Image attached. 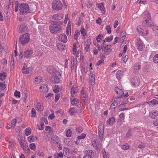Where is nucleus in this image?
I'll use <instances>...</instances> for the list:
<instances>
[{"mask_svg":"<svg viewBox=\"0 0 158 158\" xmlns=\"http://www.w3.org/2000/svg\"><path fill=\"white\" fill-rule=\"evenodd\" d=\"M143 15H144L145 18H146V19L143 21V25H147L150 27L153 26V30L154 32L156 34H158V26L156 25H153V23L152 22H149L151 19V14L148 11L146 10L143 12Z\"/></svg>","mask_w":158,"mask_h":158,"instance_id":"obj_1","label":"nucleus"},{"mask_svg":"<svg viewBox=\"0 0 158 158\" xmlns=\"http://www.w3.org/2000/svg\"><path fill=\"white\" fill-rule=\"evenodd\" d=\"M63 22L61 21L58 22L56 23L52 24L49 27L51 33L57 34L62 31V27L60 25L62 24Z\"/></svg>","mask_w":158,"mask_h":158,"instance_id":"obj_2","label":"nucleus"},{"mask_svg":"<svg viewBox=\"0 0 158 158\" xmlns=\"http://www.w3.org/2000/svg\"><path fill=\"white\" fill-rule=\"evenodd\" d=\"M19 10L20 11V14L22 15L31 12L28 5L24 3L19 4Z\"/></svg>","mask_w":158,"mask_h":158,"instance_id":"obj_3","label":"nucleus"},{"mask_svg":"<svg viewBox=\"0 0 158 158\" xmlns=\"http://www.w3.org/2000/svg\"><path fill=\"white\" fill-rule=\"evenodd\" d=\"M29 34L28 33H25L20 36L19 41L23 46L28 43L29 41Z\"/></svg>","mask_w":158,"mask_h":158,"instance_id":"obj_4","label":"nucleus"},{"mask_svg":"<svg viewBox=\"0 0 158 158\" xmlns=\"http://www.w3.org/2000/svg\"><path fill=\"white\" fill-rule=\"evenodd\" d=\"M63 7L62 3L59 0L53 1L52 3V8L56 10H62Z\"/></svg>","mask_w":158,"mask_h":158,"instance_id":"obj_5","label":"nucleus"},{"mask_svg":"<svg viewBox=\"0 0 158 158\" xmlns=\"http://www.w3.org/2000/svg\"><path fill=\"white\" fill-rule=\"evenodd\" d=\"M103 45L102 48V51L109 54L112 51L111 45H106L104 42H103Z\"/></svg>","mask_w":158,"mask_h":158,"instance_id":"obj_6","label":"nucleus"},{"mask_svg":"<svg viewBox=\"0 0 158 158\" xmlns=\"http://www.w3.org/2000/svg\"><path fill=\"white\" fill-rule=\"evenodd\" d=\"M93 146L98 148L99 146V141L97 138V135H94L92 141Z\"/></svg>","mask_w":158,"mask_h":158,"instance_id":"obj_7","label":"nucleus"},{"mask_svg":"<svg viewBox=\"0 0 158 158\" xmlns=\"http://www.w3.org/2000/svg\"><path fill=\"white\" fill-rule=\"evenodd\" d=\"M131 85L133 87L138 86L140 83V81L139 77H135L131 80Z\"/></svg>","mask_w":158,"mask_h":158,"instance_id":"obj_8","label":"nucleus"},{"mask_svg":"<svg viewBox=\"0 0 158 158\" xmlns=\"http://www.w3.org/2000/svg\"><path fill=\"white\" fill-rule=\"evenodd\" d=\"M57 38L60 41L65 43H66L68 40L67 37L65 34L60 35Z\"/></svg>","mask_w":158,"mask_h":158,"instance_id":"obj_9","label":"nucleus"},{"mask_svg":"<svg viewBox=\"0 0 158 158\" xmlns=\"http://www.w3.org/2000/svg\"><path fill=\"white\" fill-rule=\"evenodd\" d=\"M61 75L60 73H58L57 74L53 75L52 78L54 79V82L55 83H59L60 80Z\"/></svg>","mask_w":158,"mask_h":158,"instance_id":"obj_10","label":"nucleus"},{"mask_svg":"<svg viewBox=\"0 0 158 158\" xmlns=\"http://www.w3.org/2000/svg\"><path fill=\"white\" fill-rule=\"evenodd\" d=\"M136 44L137 49L139 51H142L143 48V44L140 39H137Z\"/></svg>","mask_w":158,"mask_h":158,"instance_id":"obj_11","label":"nucleus"},{"mask_svg":"<svg viewBox=\"0 0 158 158\" xmlns=\"http://www.w3.org/2000/svg\"><path fill=\"white\" fill-rule=\"evenodd\" d=\"M141 65L139 63L135 64L133 67V71L135 73H137L139 72L140 68Z\"/></svg>","mask_w":158,"mask_h":158,"instance_id":"obj_12","label":"nucleus"},{"mask_svg":"<svg viewBox=\"0 0 158 158\" xmlns=\"http://www.w3.org/2000/svg\"><path fill=\"white\" fill-rule=\"evenodd\" d=\"M63 18V15L60 13L54 14L52 16V18L56 20H60Z\"/></svg>","mask_w":158,"mask_h":158,"instance_id":"obj_13","label":"nucleus"},{"mask_svg":"<svg viewBox=\"0 0 158 158\" xmlns=\"http://www.w3.org/2000/svg\"><path fill=\"white\" fill-rule=\"evenodd\" d=\"M33 53V50L31 49L27 50L24 52V56L26 58L30 57Z\"/></svg>","mask_w":158,"mask_h":158,"instance_id":"obj_14","label":"nucleus"},{"mask_svg":"<svg viewBox=\"0 0 158 158\" xmlns=\"http://www.w3.org/2000/svg\"><path fill=\"white\" fill-rule=\"evenodd\" d=\"M150 117L152 118H155L158 116V111L157 110H153L149 113Z\"/></svg>","mask_w":158,"mask_h":158,"instance_id":"obj_15","label":"nucleus"},{"mask_svg":"<svg viewBox=\"0 0 158 158\" xmlns=\"http://www.w3.org/2000/svg\"><path fill=\"white\" fill-rule=\"evenodd\" d=\"M26 29L27 27L25 24H21L19 26L18 31L19 33H22Z\"/></svg>","mask_w":158,"mask_h":158,"instance_id":"obj_16","label":"nucleus"},{"mask_svg":"<svg viewBox=\"0 0 158 158\" xmlns=\"http://www.w3.org/2000/svg\"><path fill=\"white\" fill-rule=\"evenodd\" d=\"M123 71L121 70H119L116 73V78L118 80L120 79L121 77H123Z\"/></svg>","mask_w":158,"mask_h":158,"instance_id":"obj_17","label":"nucleus"},{"mask_svg":"<svg viewBox=\"0 0 158 158\" xmlns=\"http://www.w3.org/2000/svg\"><path fill=\"white\" fill-rule=\"evenodd\" d=\"M71 103L73 105H75L79 102V100L72 96L71 98Z\"/></svg>","mask_w":158,"mask_h":158,"instance_id":"obj_18","label":"nucleus"},{"mask_svg":"<svg viewBox=\"0 0 158 158\" xmlns=\"http://www.w3.org/2000/svg\"><path fill=\"white\" fill-rule=\"evenodd\" d=\"M115 90L116 92L119 95H123L124 94L123 90L121 89L118 88V87H115Z\"/></svg>","mask_w":158,"mask_h":158,"instance_id":"obj_19","label":"nucleus"},{"mask_svg":"<svg viewBox=\"0 0 158 158\" xmlns=\"http://www.w3.org/2000/svg\"><path fill=\"white\" fill-rule=\"evenodd\" d=\"M56 47L58 49L60 50H65L66 49V47L64 45L62 44L61 43H58L56 45Z\"/></svg>","mask_w":158,"mask_h":158,"instance_id":"obj_20","label":"nucleus"},{"mask_svg":"<svg viewBox=\"0 0 158 158\" xmlns=\"http://www.w3.org/2000/svg\"><path fill=\"white\" fill-rule=\"evenodd\" d=\"M20 143L21 147L23 148V149L24 150H26L27 149V150H28L29 151L30 150L29 149L27 148V146L25 144V142L22 141L21 140V141L20 142Z\"/></svg>","mask_w":158,"mask_h":158,"instance_id":"obj_21","label":"nucleus"},{"mask_svg":"<svg viewBox=\"0 0 158 158\" xmlns=\"http://www.w3.org/2000/svg\"><path fill=\"white\" fill-rule=\"evenodd\" d=\"M118 105L117 102L116 100H114V102H112L111 106L110 107V109H113L114 110L115 107H116Z\"/></svg>","mask_w":158,"mask_h":158,"instance_id":"obj_22","label":"nucleus"},{"mask_svg":"<svg viewBox=\"0 0 158 158\" xmlns=\"http://www.w3.org/2000/svg\"><path fill=\"white\" fill-rule=\"evenodd\" d=\"M48 85L46 84H44L43 86L40 87V89H42L44 92H47L48 90Z\"/></svg>","mask_w":158,"mask_h":158,"instance_id":"obj_23","label":"nucleus"},{"mask_svg":"<svg viewBox=\"0 0 158 158\" xmlns=\"http://www.w3.org/2000/svg\"><path fill=\"white\" fill-rule=\"evenodd\" d=\"M104 124L103 123H101L99 124L98 127V132H104Z\"/></svg>","mask_w":158,"mask_h":158,"instance_id":"obj_24","label":"nucleus"},{"mask_svg":"<svg viewBox=\"0 0 158 158\" xmlns=\"http://www.w3.org/2000/svg\"><path fill=\"white\" fill-rule=\"evenodd\" d=\"M35 105L36 110H41L43 109L41 104L40 102L35 103Z\"/></svg>","mask_w":158,"mask_h":158,"instance_id":"obj_25","label":"nucleus"},{"mask_svg":"<svg viewBox=\"0 0 158 158\" xmlns=\"http://www.w3.org/2000/svg\"><path fill=\"white\" fill-rule=\"evenodd\" d=\"M6 73L5 72L0 73V80H4L6 78Z\"/></svg>","mask_w":158,"mask_h":158,"instance_id":"obj_26","label":"nucleus"},{"mask_svg":"<svg viewBox=\"0 0 158 158\" xmlns=\"http://www.w3.org/2000/svg\"><path fill=\"white\" fill-rule=\"evenodd\" d=\"M148 103L151 105H156L158 104V101L156 99H153L151 101H149Z\"/></svg>","mask_w":158,"mask_h":158,"instance_id":"obj_27","label":"nucleus"},{"mask_svg":"<svg viewBox=\"0 0 158 158\" xmlns=\"http://www.w3.org/2000/svg\"><path fill=\"white\" fill-rule=\"evenodd\" d=\"M42 80V78L40 77H39L35 78L34 82L35 84H38L41 82Z\"/></svg>","mask_w":158,"mask_h":158,"instance_id":"obj_28","label":"nucleus"},{"mask_svg":"<svg viewBox=\"0 0 158 158\" xmlns=\"http://www.w3.org/2000/svg\"><path fill=\"white\" fill-rule=\"evenodd\" d=\"M47 71L50 73L53 74L55 73V70L52 67H49L47 68Z\"/></svg>","mask_w":158,"mask_h":158,"instance_id":"obj_29","label":"nucleus"},{"mask_svg":"<svg viewBox=\"0 0 158 158\" xmlns=\"http://www.w3.org/2000/svg\"><path fill=\"white\" fill-rule=\"evenodd\" d=\"M31 133V130L30 127L27 128L25 130V134L27 136L30 135Z\"/></svg>","mask_w":158,"mask_h":158,"instance_id":"obj_30","label":"nucleus"},{"mask_svg":"<svg viewBox=\"0 0 158 158\" xmlns=\"http://www.w3.org/2000/svg\"><path fill=\"white\" fill-rule=\"evenodd\" d=\"M113 37L112 35H111L110 37L106 38L105 40L103 41V42H110L113 39Z\"/></svg>","mask_w":158,"mask_h":158,"instance_id":"obj_31","label":"nucleus"},{"mask_svg":"<svg viewBox=\"0 0 158 158\" xmlns=\"http://www.w3.org/2000/svg\"><path fill=\"white\" fill-rule=\"evenodd\" d=\"M72 132L71 130L70 129L67 130L66 132V136L68 137H70L71 136Z\"/></svg>","mask_w":158,"mask_h":158,"instance_id":"obj_32","label":"nucleus"},{"mask_svg":"<svg viewBox=\"0 0 158 158\" xmlns=\"http://www.w3.org/2000/svg\"><path fill=\"white\" fill-rule=\"evenodd\" d=\"M69 112L71 115H73L74 114V113H77V111L74 108H71L69 109Z\"/></svg>","mask_w":158,"mask_h":158,"instance_id":"obj_33","label":"nucleus"},{"mask_svg":"<svg viewBox=\"0 0 158 158\" xmlns=\"http://www.w3.org/2000/svg\"><path fill=\"white\" fill-rule=\"evenodd\" d=\"M102 153L103 157L104 158H108L109 157V155L108 152H106L105 150H102Z\"/></svg>","mask_w":158,"mask_h":158,"instance_id":"obj_34","label":"nucleus"},{"mask_svg":"<svg viewBox=\"0 0 158 158\" xmlns=\"http://www.w3.org/2000/svg\"><path fill=\"white\" fill-rule=\"evenodd\" d=\"M115 118L113 117H111L109 119L107 120V123L109 124H110L113 123L115 121Z\"/></svg>","mask_w":158,"mask_h":158,"instance_id":"obj_35","label":"nucleus"},{"mask_svg":"<svg viewBox=\"0 0 158 158\" xmlns=\"http://www.w3.org/2000/svg\"><path fill=\"white\" fill-rule=\"evenodd\" d=\"M17 120L16 119H12L11 122V127L14 128L15 125L16 123Z\"/></svg>","mask_w":158,"mask_h":158,"instance_id":"obj_36","label":"nucleus"},{"mask_svg":"<svg viewBox=\"0 0 158 158\" xmlns=\"http://www.w3.org/2000/svg\"><path fill=\"white\" fill-rule=\"evenodd\" d=\"M31 68L29 67L27 69H26L23 72V73L24 74H28L31 71Z\"/></svg>","mask_w":158,"mask_h":158,"instance_id":"obj_37","label":"nucleus"},{"mask_svg":"<svg viewBox=\"0 0 158 158\" xmlns=\"http://www.w3.org/2000/svg\"><path fill=\"white\" fill-rule=\"evenodd\" d=\"M153 60L155 63H158V54L154 56L153 58Z\"/></svg>","mask_w":158,"mask_h":158,"instance_id":"obj_38","label":"nucleus"},{"mask_svg":"<svg viewBox=\"0 0 158 158\" xmlns=\"http://www.w3.org/2000/svg\"><path fill=\"white\" fill-rule=\"evenodd\" d=\"M31 113L32 114L31 117H35L36 115V113L35 109L33 108L31 110Z\"/></svg>","mask_w":158,"mask_h":158,"instance_id":"obj_39","label":"nucleus"},{"mask_svg":"<svg viewBox=\"0 0 158 158\" xmlns=\"http://www.w3.org/2000/svg\"><path fill=\"white\" fill-rule=\"evenodd\" d=\"M86 137V135L85 134L82 133V134L81 135L79 136H78L77 137V139H84Z\"/></svg>","mask_w":158,"mask_h":158,"instance_id":"obj_40","label":"nucleus"},{"mask_svg":"<svg viewBox=\"0 0 158 158\" xmlns=\"http://www.w3.org/2000/svg\"><path fill=\"white\" fill-rule=\"evenodd\" d=\"M71 28L70 27L69 28L68 27L66 28V33L67 35H70L71 34Z\"/></svg>","mask_w":158,"mask_h":158,"instance_id":"obj_41","label":"nucleus"},{"mask_svg":"<svg viewBox=\"0 0 158 158\" xmlns=\"http://www.w3.org/2000/svg\"><path fill=\"white\" fill-rule=\"evenodd\" d=\"M87 42H89V44H87L86 45V46L85 48V49L86 50V51H88L90 47L89 44L90 43H91V40H87Z\"/></svg>","mask_w":158,"mask_h":158,"instance_id":"obj_42","label":"nucleus"},{"mask_svg":"<svg viewBox=\"0 0 158 158\" xmlns=\"http://www.w3.org/2000/svg\"><path fill=\"white\" fill-rule=\"evenodd\" d=\"M71 67L72 69L73 70L74 67V59L73 57L71 58Z\"/></svg>","mask_w":158,"mask_h":158,"instance_id":"obj_43","label":"nucleus"},{"mask_svg":"<svg viewBox=\"0 0 158 158\" xmlns=\"http://www.w3.org/2000/svg\"><path fill=\"white\" fill-rule=\"evenodd\" d=\"M106 29L108 34H110L111 33L110 27L109 25L107 26L106 27Z\"/></svg>","mask_w":158,"mask_h":158,"instance_id":"obj_44","label":"nucleus"},{"mask_svg":"<svg viewBox=\"0 0 158 158\" xmlns=\"http://www.w3.org/2000/svg\"><path fill=\"white\" fill-rule=\"evenodd\" d=\"M28 140L30 142H32L34 140V139L33 136H29L27 138Z\"/></svg>","mask_w":158,"mask_h":158,"instance_id":"obj_45","label":"nucleus"},{"mask_svg":"<svg viewBox=\"0 0 158 158\" xmlns=\"http://www.w3.org/2000/svg\"><path fill=\"white\" fill-rule=\"evenodd\" d=\"M81 34L83 35V36H85L86 35V33L85 32V29L83 27H81Z\"/></svg>","mask_w":158,"mask_h":158,"instance_id":"obj_46","label":"nucleus"},{"mask_svg":"<svg viewBox=\"0 0 158 158\" xmlns=\"http://www.w3.org/2000/svg\"><path fill=\"white\" fill-rule=\"evenodd\" d=\"M103 132H98V135L99 136V139L100 140H102L103 138Z\"/></svg>","mask_w":158,"mask_h":158,"instance_id":"obj_47","label":"nucleus"},{"mask_svg":"<svg viewBox=\"0 0 158 158\" xmlns=\"http://www.w3.org/2000/svg\"><path fill=\"white\" fill-rule=\"evenodd\" d=\"M98 7L101 10H104V5L102 3L98 4Z\"/></svg>","mask_w":158,"mask_h":158,"instance_id":"obj_48","label":"nucleus"},{"mask_svg":"<svg viewBox=\"0 0 158 158\" xmlns=\"http://www.w3.org/2000/svg\"><path fill=\"white\" fill-rule=\"evenodd\" d=\"M126 36V33L124 31L121 34V37L122 40H124Z\"/></svg>","mask_w":158,"mask_h":158,"instance_id":"obj_49","label":"nucleus"},{"mask_svg":"<svg viewBox=\"0 0 158 158\" xmlns=\"http://www.w3.org/2000/svg\"><path fill=\"white\" fill-rule=\"evenodd\" d=\"M55 87L56 89H54L53 91L55 93H56L59 92L60 87L58 85H55Z\"/></svg>","mask_w":158,"mask_h":158,"instance_id":"obj_50","label":"nucleus"},{"mask_svg":"<svg viewBox=\"0 0 158 158\" xmlns=\"http://www.w3.org/2000/svg\"><path fill=\"white\" fill-rule=\"evenodd\" d=\"M77 46L75 44H73V54H75L77 52Z\"/></svg>","mask_w":158,"mask_h":158,"instance_id":"obj_51","label":"nucleus"},{"mask_svg":"<svg viewBox=\"0 0 158 158\" xmlns=\"http://www.w3.org/2000/svg\"><path fill=\"white\" fill-rule=\"evenodd\" d=\"M14 95L15 96L19 98L20 97V93L19 91H15L14 93Z\"/></svg>","mask_w":158,"mask_h":158,"instance_id":"obj_52","label":"nucleus"},{"mask_svg":"<svg viewBox=\"0 0 158 158\" xmlns=\"http://www.w3.org/2000/svg\"><path fill=\"white\" fill-rule=\"evenodd\" d=\"M30 148L32 150H34L35 148V143H31L30 145Z\"/></svg>","mask_w":158,"mask_h":158,"instance_id":"obj_53","label":"nucleus"},{"mask_svg":"<svg viewBox=\"0 0 158 158\" xmlns=\"http://www.w3.org/2000/svg\"><path fill=\"white\" fill-rule=\"evenodd\" d=\"M6 88V85L5 84H3L2 82L0 83V89L1 90L4 89Z\"/></svg>","mask_w":158,"mask_h":158,"instance_id":"obj_54","label":"nucleus"},{"mask_svg":"<svg viewBox=\"0 0 158 158\" xmlns=\"http://www.w3.org/2000/svg\"><path fill=\"white\" fill-rule=\"evenodd\" d=\"M79 54V53H78V55L76 56V60L77 61H78V62H80L81 61V53L80 55V56L78 55Z\"/></svg>","mask_w":158,"mask_h":158,"instance_id":"obj_55","label":"nucleus"},{"mask_svg":"<svg viewBox=\"0 0 158 158\" xmlns=\"http://www.w3.org/2000/svg\"><path fill=\"white\" fill-rule=\"evenodd\" d=\"M60 97V95L59 94H57L55 96V102H57L58 100L59 99Z\"/></svg>","mask_w":158,"mask_h":158,"instance_id":"obj_56","label":"nucleus"},{"mask_svg":"<svg viewBox=\"0 0 158 158\" xmlns=\"http://www.w3.org/2000/svg\"><path fill=\"white\" fill-rule=\"evenodd\" d=\"M104 60L103 59H101L99 60L96 63V65H99L102 63H104Z\"/></svg>","mask_w":158,"mask_h":158,"instance_id":"obj_57","label":"nucleus"},{"mask_svg":"<svg viewBox=\"0 0 158 158\" xmlns=\"http://www.w3.org/2000/svg\"><path fill=\"white\" fill-rule=\"evenodd\" d=\"M103 45V43L101 44V46H100L99 44H97V47L98 48V50L100 51L101 50V49H102Z\"/></svg>","mask_w":158,"mask_h":158,"instance_id":"obj_58","label":"nucleus"},{"mask_svg":"<svg viewBox=\"0 0 158 158\" xmlns=\"http://www.w3.org/2000/svg\"><path fill=\"white\" fill-rule=\"evenodd\" d=\"M96 23L101 24L102 23V20L101 18H98L96 21Z\"/></svg>","mask_w":158,"mask_h":158,"instance_id":"obj_59","label":"nucleus"},{"mask_svg":"<svg viewBox=\"0 0 158 158\" xmlns=\"http://www.w3.org/2000/svg\"><path fill=\"white\" fill-rule=\"evenodd\" d=\"M23 99V101L25 102H26L27 99V94L22 95Z\"/></svg>","mask_w":158,"mask_h":158,"instance_id":"obj_60","label":"nucleus"},{"mask_svg":"<svg viewBox=\"0 0 158 158\" xmlns=\"http://www.w3.org/2000/svg\"><path fill=\"white\" fill-rule=\"evenodd\" d=\"M128 56L127 55H125V56L123 59V61L125 63H126L127 61V60L128 59Z\"/></svg>","mask_w":158,"mask_h":158,"instance_id":"obj_61","label":"nucleus"},{"mask_svg":"<svg viewBox=\"0 0 158 158\" xmlns=\"http://www.w3.org/2000/svg\"><path fill=\"white\" fill-rule=\"evenodd\" d=\"M9 146L12 148H13L14 147V144L12 141H9L8 142Z\"/></svg>","mask_w":158,"mask_h":158,"instance_id":"obj_62","label":"nucleus"},{"mask_svg":"<svg viewBox=\"0 0 158 158\" xmlns=\"http://www.w3.org/2000/svg\"><path fill=\"white\" fill-rule=\"evenodd\" d=\"M78 32L76 31H75V33L74 35V38L76 40H77L78 38Z\"/></svg>","mask_w":158,"mask_h":158,"instance_id":"obj_63","label":"nucleus"},{"mask_svg":"<svg viewBox=\"0 0 158 158\" xmlns=\"http://www.w3.org/2000/svg\"><path fill=\"white\" fill-rule=\"evenodd\" d=\"M1 63L4 64H6L7 63V60L5 59H3L1 60Z\"/></svg>","mask_w":158,"mask_h":158,"instance_id":"obj_64","label":"nucleus"}]
</instances>
